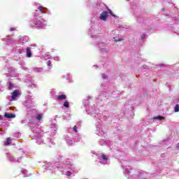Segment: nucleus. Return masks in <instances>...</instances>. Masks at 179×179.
Instances as JSON below:
<instances>
[{"mask_svg": "<svg viewBox=\"0 0 179 179\" xmlns=\"http://www.w3.org/2000/svg\"><path fill=\"white\" fill-rule=\"evenodd\" d=\"M87 113L92 115L94 118H96V134L98 136H103V135H106L107 133V127L103 124V122L101 119L99 117V114L96 113V107L95 106H90L86 110Z\"/></svg>", "mask_w": 179, "mask_h": 179, "instance_id": "1", "label": "nucleus"}, {"mask_svg": "<svg viewBox=\"0 0 179 179\" xmlns=\"http://www.w3.org/2000/svg\"><path fill=\"white\" fill-rule=\"evenodd\" d=\"M124 169V174L128 179H145L148 173L140 172L135 169H132L130 166L127 165V162H122Z\"/></svg>", "mask_w": 179, "mask_h": 179, "instance_id": "2", "label": "nucleus"}, {"mask_svg": "<svg viewBox=\"0 0 179 179\" xmlns=\"http://www.w3.org/2000/svg\"><path fill=\"white\" fill-rule=\"evenodd\" d=\"M64 174V176H67L68 177H71L72 176V172L76 174L79 173V169H78L75 164H73L69 159H66L62 166L59 169ZM71 170L72 172H71Z\"/></svg>", "mask_w": 179, "mask_h": 179, "instance_id": "3", "label": "nucleus"}, {"mask_svg": "<svg viewBox=\"0 0 179 179\" xmlns=\"http://www.w3.org/2000/svg\"><path fill=\"white\" fill-rule=\"evenodd\" d=\"M29 26L35 29H44L47 26V21L43 17H35L33 21L29 22Z\"/></svg>", "mask_w": 179, "mask_h": 179, "instance_id": "4", "label": "nucleus"}, {"mask_svg": "<svg viewBox=\"0 0 179 179\" xmlns=\"http://www.w3.org/2000/svg\"><path fill=\"white\" fill-rule=\"evenodd\" d=\"M32 132L34 133V138L36 140V143L38 145H41V143H43V134L41 133L43 132L41 129H40L38 127H36L35 129H32Z\"/></svg>", "mask_w": 179, "mask_h": 179, "instance_id": "5", "label": "nucleus"}, {"mask_svg": "<svg viewBox=\"0 0 179 179\" xmlns=\"http://www.w3.org/2000/svg\"><path fill=\"white\" fill-rule=\"evenodd\" d=\"M38 10H36L35 13H34V16L35 17H37L38 16H40V13H47V11L48 9L44 8L43 6H40L38 8Z\"/></svg>", "mask_w": 179, "mask_h": 179, "instance_id": "6", "label": "nucleus"}, {"mask_svg": "<svg viewBox=\"0 0 179 179\" xmlns=\"http://www.w3.org/2000/svg\"><path fill=\"white\" fill-rule=\"evenodd\" d=\"M20 92L19 90H15L13 92L12 95H11V99L10 101H15V100H17L19 99V96H20Z\"/></svg>", "mask_w": 179, "mask_h": 179, "instance_id": "7", "label": "nucleus"}, {"mask_svg": "<svg viewBox=\"0 0 179 179\" xmlns=\"http://www.w3.org/2000/svg\"><path fill=\"white\" fill-rule=\"evenodd\" d=\"M79 128V125H76L72 129V131L75 134L76 138H75V142H79L80 141V136L78 134V129Z\"/></svg>", "mask_w": 179, "mask_h": 179, "instance_id": "8", "label": "nucleus"}, {"mask_svg": "<svg viewBox=\"0 0 179 179\" xmlns=\"http://www.w3.org/2000/svg\"><path fill=\"white\" fill-rule=\"evenodd\" d=\"M58 130V127H57V124H52L50 126V132L52 134V136L57 134V131Z\"/></svg>", "mask_w": 179, "mask_h": 179, "instance_id": "9", "label": "nucleus"}, {"mask_svg": "<svg viewBox=\"0 0 179 179\" xmlns=\"http://www.w3.org/2000/svg\"><path fill=\"white\" fill-rule=\"evenodd\" d=\"M99 162L101 164H108V158H107L106 155H103L99 157Z\"/></svg>", "mask_w": 179, "mask_h": 179, "instance_id": "10", "label": "nucleus"}, {"mask_svg": "<svg viewBox=\"0 0 179 179\" xmlns=\"http://www.w3.org/2000/svg\"><path fill=\"white\" fill-rule=\"evenodd\" d=\"M26 83L28 84V87H34V83H33V79L30 76L25 80Z\"/></svg>", "mask_w": 179, "mask_h": 179, "instance_id": "11", "label": "nucleus"}, {"mask_svg": "<svg viewBox=\"0 0 179 179\" xmlns=\"http://www.w3.org/2000/svg\"><path fill=\"white\" fill-rule=\"evenodd\" d=\"M108 17V12L107 11H103L99 16V19L101 20H103V21H106L107 20Z\"/></svg>", "mask_w": 179, "mask_h": 179, "instance_id": "12", "label": "nucleus"}, {"mask_svg": "<svg viewBox=\"0 0 179 179\" xmlns=\"http://www.w3.org/2000/svg\"><path fill=\"white\" fill-rule=\"evenodd\" d=\"M98 47L100 48L102 52H107L108 51V49L106 48V43H99L98 44Z\"/></svg>", "mask_w": 179, "mask_h": 179, "instance_id": "13", "label": "nucleus"}, {"mask_svg": "<svg viewBox=\"0 0 179 179\" xmlns=\"http://www.w3.org/2000/svg\"><path fill=\"white\" fill-rule=\"evenodd\" d=\"M45 169H47V170H51L52 173H54V171H55V169H57V166H54L51 163H48L45 166Z\"/></svg>", "mask_w": 179, "mask_h": 179, "instance_id": "14", "label": "nucleus"}, {"mask_svg": "<svg viewBox=\"0 0 179 179\" xmlns=\"http://www.w3.org/2000/svg\"><path fill=\"white\" fill-rule=\"evenodd\" d=\"M8 160L9 162H12L13 163H20V161L22 160V157H19L16 159L13 157H9Z\"/></svg>", "mask_w": 179, "mask_h": 179, "instance_id": "15", "label": "nucleus"}, {"mask_svg": "<svg viewBox=\"0 0 179 179\" xmlns=\"http://www.w3.org/2000/svg\"><path fill=\"white\" fill-rule=\"evenodd\" d=\"M33 98H31V96H28L27 97V101L25 102V106H30V104L33 103Z\"/></svg>", "mask_w": 179, "mask_h": 179, "instance_id": "16", "label": "nucleus"}, {"mask_svg": "<svg viewBox=\"0 0 179 179\" xmlns=\"http://www.w3.org/2000/svg\"><path fill=\"white\" fill-rule=\"evenodd\" d=\"M27 58H31V47L27 48Z\"/></svg>", "mask_w": 179, "mask_h": 179, "instance_id": "17", "label": "nucleus"}, {"mask_svg": "<svg viewBox=\"0 0 179 179\" xmlns=\"http://www.w3.org/2000/svg\"><path fill=\"white\" fill-rule=\"evenodd\" d=\"M27 41H29V37L28 36H24V37H21L20 38V42L22 43L23 44H24V43H27Z\"/></svg>", "mask_w": 179, "mask_h": 179, "instance_id": "18", "label": "nucleus"}, {"mask_svg": "<svg viewBox=\"0 0 179 179\" xmlns=\"http://www.w3.org/2000/svg\"><path fill=\"white\" fill-rule=\"evenodd\" d=\"M4 117L6 118H15L16 115L15 114L5 113Z\"/></svg>", "mask_w": 179, "mask_h": 179, "instance_id": "19", "label": "nucleus"}, {"mask_svg": "<svg viewBox=\"0 0 179 179\" xmlns=\"http://www.w3.org/2000/svg\"><path fill=\"white\" fill-rule=\"evenodd\" d=\"M34 72H36V73H43V68H34Z\"/></svg>", "mask_w": 179, "mask_h": 179, "instance_id": "20", "label": "nucleus"}, {"mask_svg": "<svg viewBox=\"0 0 179 179\" xmlns=\"http://www.w3.org/2000/svg\"><path fill=\"white\" fill-rule=\"evenodd\" d=\"M66 99V95L65 94H60L57 96V100L61 101V100H65Z\"/></svg>", "mask_w": 179, "mask_h": 179, "instance_id": "21", "label": "nucleus"}, {"mask_svg": "<svg viewBox=\"0 0 179 179\" xmlns=\"http://www.w3.org/2000/svg\"><path fill=\"white\" fill-rule=\"evenodd\" d=\"M107 143H108V141H106L105 140H100L99 141V145H101V146H104V145H107Z\"/></svg>", "mask_w": 179, "mask_h": 179, "instance_id": "22", "label": "nucleus"}, {"mask_svg": "<svg viewBox=\"0 0 179 179\" xmlns=\"http://www.w3.org/2000/svg\"><path fill=\"white\" fill-rule=\"evenodd\" d=\"M66 141L68 145H73V141H72V140L70 139L69 138L67 137V138H66Z\"/></svg>", "mask_w": 179, "mask_h": 179, "instance_id": "23", "label": "nucleus"}, {"mask_svg": "<svg viewBox=\"0 0 179 179\" xmlns=\"http://www.w3.org/2000/svg\"><path fill=\"white\" fill-rule=\"evenodd\" d=\"M5 146H9L10 145V138H8L6 141L4 142Z\"/></svg>", "mask_w": 179, "mask_h": 179, "instance_id": "24", "label": "nucleus"}, {"mask_svg": "<svg viewBox=\"0 0 179 179\" xmlns=\"http://www.w3.org/2000/svg\"><path fill=\"white\" fill-rule=\"evenodd\" d=\"M22 173L24 174V177H29V171H27V170L24 169L22 171Z\"/></svg>", "mask_w": 179, "mask_h": 179, "instance_id": "25", "label": "nucleus"}, {"mask_svg": "<svg viewBox=\"0 0 179 179\" xmlns=\"http://www.w3.org/2000/svg\"><path fill=\"white\" fill-rule=\"evenodd\" d=\"M36 118V120H38V121H41V120L43 119V114H38Z\"/></svg>", "mask_w": 179, "mask_h": 179, "instance_id": "26", "label": "nucleus"}, {"mask_svg": "<svg viewBox=\"0 0 179 179\" xmlns=\"http://www.w3.org/2000/svg\"><path fill=\"white\" fill-rule=\"evenodd\" d=\"M153 120H159L160 121L162 120H164V117H162V116H157V117H153Z\"/></svg>", "mask_w": 179, "mask_h": 179, "instance_id": "27", "label": "nucleus"}, {"mask_svg": "<svg viewBox=\"0 0 179 179\" xmlns=\"http://www.w3.org/2000/svg\"><path fill=\"white\" fill-rule=\"evenodd\" d=\"M7 85L8 86L9 90H12V89H13V84H12L11 83H8Z\"/></svg>", "mask_w": 179, "mask_h": 179, "instance_id": "28", "label": "nucleus"}, {"mask_svg": "<svg viewBox=\"0 0 179 179\" xmlns=\"http://www.w3.org/2000/svg\"><path fill=\"white\" fill-rule=\"evenodd\" d=\"M64 107H66V108H68L69 107V102H68V101H66L64 104H63Z\"/></svg>", "mask_w": 179, "mask_h": 179, "instance_id": "29", "label": "nucleus"}, {"mask_svg": "<svg viewBox=\"0 0 179 179\" xmlns=\"http://www.w3.org/2000/svg\"><path fill=\"white\" fill-rule=\"evenodd\" d=\"M174 111H175V113H178V111H179V106H178V104H176L175 106Z\"/></svg>", "mask_w": 179, "mask_h": 179, "instance_id": "30", "label": "nucleus"}, {"mask_svg": "<svg viewBox=\"0 0 179 179\" xmlns=\"http://www.w3.org/2000/svg\"><path fill=\"white\" fill-rule=\"evenodd\" d=\"M18 52L19 54H23V52H24V49H19Z\"/></svg>", "mask_w": 179, "mask_h": 179, "instance_id": "31", "label": "nucleus"}, {"mask_svg": "<svg viewBox=\"0 0 179 179\" xmlns=\"http://www.w3.org/2000/svg\"><path fill=\"white\" fill-rule=\"evenodd\" d=\"M108 12H109L110 15H111V16H113V17H115V15H114L113 13V11H111V10H108Z\"/></svg>", "mask_w": 179, "mask_h": 179, "instance_id": "32", "label": "nucleus"}, {"mask_svg": "<svg viewBox=\"0 0 179 179\" xmlns=\"http://www.w3.org/2000/svg\"><path fill=\"white\" fill-rule=\"evenodd\" d=\"M102 79H108V77L106 74H102Z\"/></svg>", "mask_w": 179, "mask_h": 179, "instance_id": "33", "label": "nucleus"}, {"mask_svg": "<svg viewBox=\"0 0 179 179\" xmlns=\"http://www.w3.org/2000/svg\"><path fill=\"white\" fill-rule=\"evenodd\" d=\"M47 65H48V66H51V61H48L47 62Z\"/></svg>", "mask_w": 179, "mask_h": 179, "instance_id": "34", "label": "nucleus"}, {"mask_svg": "<svg viewBox=\"0 0 179 179\" xmlns=\"http://www.w3.org/2000/svg\"><path fill=\"white\" fill-rule=\"evenodd\" d=\"M55 61H59V58L58 57H53Z\"/></svg>", "mask_w": 179, "mask_h": 179, "instance_id": "35", "label": "nucleus"}, {"mask_svg": "<svg viewBox=\"0 0 179 179\" xmlns=\"http://www.w3.org/2000/svg\"><path fill=\"white\" fill-rule=\"evenodd\" d=\"M3 91V87H2V85L0 84V92Z\"/></svg>", "mask_w": 179, "mask_h": 179, "instance_id": "36", "label": "nucleus"}, {"mask_svg": "<svg viewBox=\"0 0 179 179\" xmlns=\"http://www.w3.org/2000/svg\"><path fill=\"white\" fill-rule=\"evenodd\" d=\"M122 38H119V39H115V41L118 42V41H122Z\"/></svg>", "mask_w": 179, "mask_h": 179, "instance_id": "37", "label": "nucleus"}, {"mask_svg": "<svg viewBox=\"0 0 179 179\" xmlns=\"http://www.w3.org/2000/svg\"><path fill=\"white\" fill-rule=\"evenodd\" d=\"M137 22H138V23H142V20L140 18H137Z\"/></svg>", "mask_w": 179, "mask_h": 179, "instance_id": "38", "label": "nucleus"}, {"mask_svg": "<svg viewBox=\"0 0 179 179\" xmlns=\"http://www.w3.org/2000/svg\"><path fill=\"white\" fill-rule=\"evenodd\" d=\"M49 141H50V143H51L52 145H54V141H53L52 140L49 139Z\"/></svg>", "mask_w": 179, "mask_h": 179, "instance_id": "39", "label": "nucleus"}, {"mask_svg": "<svg viewBox=\"0 0 179 179\" xmlns=\"http://www.w3.org/2000/svg\"><path fill=\"white\" fill-rule=\"evenodd\" d=\"M10 31H15V28H10Z\"/></svg>", "mask_w": 179, "mask_h": 179, "instance_id": "40", "label": "nucleus"}, {"mask_svg": "<svg viewBox=\"0 0 179 179\" xmlns=\"http://www.w3.org/2000/svg\"><path fill=\"white\" fill-rule=\"evenodd\" d=\"M176 148H177V149H179V143H178V144L176 145Z\"/></svg>", "mask_w": 179, "mask_h": 179, "instance_id": "41", "label": "nucleus"}, {"mask_svg": "<svg viewBox=\"0 0 179 179\" xmlns=\"http://www.w3.org/2000/svg\"><path fill=\"white\" fill-rule=\"evenodd\" d=\"M90 99V96L87 97V101H89V99Z\"/></svg>", "mask_w": 179, "mask_h": 179, "instance_id": "42", "label": "nucleus"}, {"mask_svg": "<svg viewBox=\"0 0 179 179\" xmlns=\"http://www.w3.org/2000/svg\"><path fill=\"white\" fill-rule=\"evenodd\" d=\"M46 55H47L48 57H50V52H47V53H46Z\"/></svg>", "mask_w": 179, "mask_h": 179, "instance_id": "43", "label": "nucleus"}, {"mask_svg": "<svg viewBox=\"0 0 179 179\" xmlns=\"http://www.w3.org/2000/svg\"><path fill=\"white\" fill-rule=\"evenodd\" d=\"M21 124H24V120H22Z\"/></svg>", "mask_w": 179, "mask_h": 179, "instance_id": "44", "label": "nucleus"}, {"mask_svg": "<svg viewBox=\"0 0 179 179\" xmlns=\"http://www.w3.org/2000/svg\"><path fill=\"white\" fill-rule=\"evenodd\" d=\"M49 59H52V57H48Z\"/></svg>", "mask_w": 179, "mask_h": 179, "instance_id": "45", "label": "nucleus"}, {"mask_svg": "<svg viewBox=\"0 0 179 179\" xmlns=\"http://www.w3.org/2000/svg\"><path fill=\"white\" fill-rule=\"evenodd\" d=\"M0 120H2V116L0 115Z\"/></svg>", "mask_w": 179, "mask_h": 179, "instance_id": "46", "label": "nucleus"}, {"mask_svg": "<svg viewBox=\"0 0 179 179\" xmlns=\"http://www.w3.org/2000/svg\"><path fill=\"white\" fill-rule=\"evenodd\" d=\"M145 38V36H143V37H142V38Z\"/></svg>", "mask_w": 179, "mask_h": 179, "instance_id": "47", "label": "nucleus"}, {"mask_svg": "<svg viewBox=\"0 0 179 179\" xmlns=\"http://www.w3.org/2000/svg\"><path fill=\"white\" fill-rule=\"evenodd\" d=\"M96 67L97 68V66H96Z\"/></svg>", "mask_w": 179, "mask_h": 179, "instance_id": "48", "label": "nucleus"}, {"mask_svg": "<svg viewBox=\"0 0 179 179\" xmlns=\"http://www.w3.org/2000/svg\"><path fill=\"white\" fill-rule=\"evenodd\" d=\"M0 110H1V107H0Z\"/></svg>", "mask_w": 179, "mask_h": 179, "instance_id": "49", "label": "nucleus"}]
</instances>
